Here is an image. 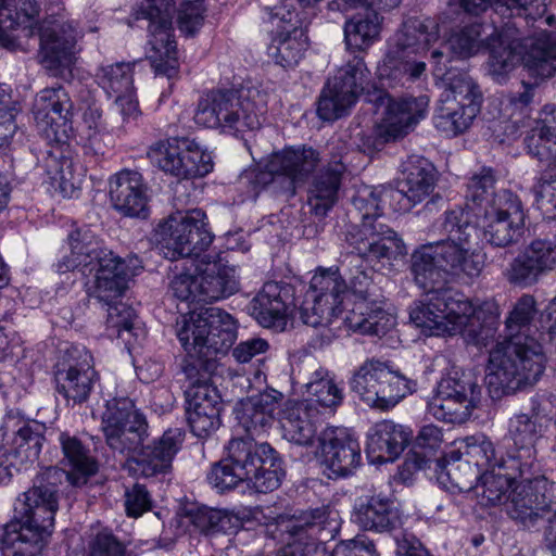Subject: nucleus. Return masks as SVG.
<instances>
[{
    "instance_id": "nucleus-6",
    "label": "nucleus",
    "mask_w": 556,
    "mask_h": 556,
    "mask_svg": "<svg viewBox=\"0 0 556 556\" xmlns=\"http://www.w3.org/2000/svg\"><path fill=\"white\" fill-rule=\"evenodd\" d=\"M545 368L542 345L531 336L516 334L498 341L489 356L485 383L490 396L500 400L533 386Z\"/></svg>"
},
{
    "instance_id": "nucleus-53",
    "label": "nucleus",
    "mask_w": 556,
    "mask_h": 556,
    "mask_svg": "<svg viewBox=\"0 0 556 556\" xmlns=\"http://www.w3.org/2000/svg\"><path fill=\"white\" fill-rule=\"evenodd\" d=\"M334 515L336 511L331 510L328 506H320L314 509H311L307 513L305 519V531L309 535V541L306 543L316 542L323 548L317 556H329L326 553L325 545L323 542L328 538H332V532L334 528H332V523H336ZM312 556H316L312 554Z\"/></svg>"
},
{
    "instance_id": "nucleus-4",
    "label": "nucleus",
    "mask_w": 556,
    "mask_h": 556,
    "mask_svg": "<svg viewBox=\"0 0 556 556\" xmlns=\"http://www.w3.org/2000/svg\"><path fill=\"white\" fill-rule=\"evenodd\" d=\"M426 298L415 302L409 312L412 323L426 336L463 334L473 345L483 348L495 338L498 313L493 303L473 306L452 288L422 289Z\"/></svg>"
},
{
    "instance_id": "nucleus-37",
    "label": "nucleus",
    "mask_w": 556,
    "mask_h": 556,
    "mask_svg": "<svg viewBox=\"0 0 556 556\" xmlns=\"http://www.w3.org/2000/svg\"><path fill=\"white\" fill-rule=\"evenodd\" d=\"M397 519L392 498L382 492L363 495L354 506L353 520L364 530L387 532Z\"/></svg>"
},
{
    "instance_id": "nucleus-60",
    "label": "nucleus",
    "mask_w": 556,
    "mask_h": 556,
    "mask_svg": "<svg viewBox=\"0 0 556 556\" xmlns=\"http://www.w3.org/2000/svg\"><path fill=\"white\" fill-rule=\"evenodd\" d=\"M535 313V301L532 295H522L506 318L507 337L516 334L529 336V325Z\"/></svg>"
},
{
    "instance_id": "nucleus-12",
    "label": "nucleus",
    "mask_w": 556,
    "mask_h": 556,
    "mask_svg": "<svg viewBox=\"0 0 556 556\" xmlns=\"http://www.w3.org/2000/svg\"><path fill=\"white\" fill-rule=\"evenodd\" d=\"M214 235L207 216L201 208L177 211L161 220L154 229V240L170 261L187 258L190 263L206 254Z\"/></svg>"
},
{
    "instance_id": "nucleus-31",
    "label": "nucleus",
    "mask_w": 556,
    "mask_h": 556,
    "mask_svg": "<svg viewBox=\"0 0 556 556\" xmlns=\"http://www.w3.org/2000/svg\"><path fill=\"white\" fill-rule=\"evenodd\" d=\"M249 455V440L231 439L227 445V456L214 464L207 473L208 483L218 492H225L245 482L249 478V470H251V464H247Z\"/></svg>"
},
{
    "instance_id": "nucleus-10",
    "label": "nucleus",
    "mask_w": 556,
    "mask_h": 556,
    "mask_svg": "<svg viewBox=\"0 0 556 556\" xmlns=\"http://www.w3.org/2000/svg\"><path fill=\"white\" fill-rule=\"evenodd\" d=\"M21 508L15 507V517L7 523L0 541L1 556H35L40 551L45 535L54 526L58 496L29 489L23 493Z\"/></svg>"
},
{
    "instance_id": "nucleus-24",
    "label": "nucleus",
    "mask_w": 556,
    "mask_h": 556,
    "mask_svg": "<svg viewBox=\"0 0 556 556\" xmlns=\"http://www.w3.org/2000/svg\"><path fill=\"white\" fill-rule=\"evenodd\" d=\"M377 101L378 106L384 108L382 126L387 140H395L407 135L428 113L427 96L395 99L388 93H380Z\"/></svg>"
},
{
    "instance_id": "nucleus-61",
    "label": "nucleus",
    "mask_w": 556,
    "mask_h": 556,
    "mask_svg": "<svg viewBox=\"0 0 556 556\" xmlns=\"http://www.w3.org/2000/svg\"><path fill=\"white\" fill-rule=\"evenodd\" d=\"M495 176L491 168H482L479 174H475L467 186L466 198L475 205L484 207L491 202L494 194Z\"/></svg>"
},
{
    "instance_id": "nucleus-8",
    "label": "nucleus",
    "mask_w": 556,
    "mask_h": 556,
    "mask_svg": "<svg viewBox=\"0 0 556 556\" xmlns=\"http://www.w3.org/2000/svg\"><path fill=\"white\" fill-rule=\"evenodd\" d=\"M265 112L257 89H212L199 99L193 119L199 126L242 137L261 128Z\"/></svg>"
},
{
    "instance_id": "nucleus-15",
    "label": "nucleus",
    "mask_w": 556,
    "mask_h": 556,
    "mask_svg": "<svg viewBox=\"0 0 556 556\" xmlns=\"http://www.w3.org/2000/svg\"><path fill=\"white\" fill-rule=\"evenodd\" d=\"M163 0H137L132 17L149 22L148 59L156 74L173 78L178 73L176 42L173 35L172 16L162 9Z\"/></svg>"
},
{
    "instance_id": "nucleus-27",
    "label": "nucleus",
    "mask_w": 556,
    "mask_h": 556,
    "mask_svg": "<svg viewBox=\"0 0 556 556\" xmlns=\"http://www.w3.org/2000/svg\"><path fill=\"white\" fill-rule=\"evenodd\" d=\"M35 35L39 38L41 63L54 75L75 63L79 49L78 33L73 22H63L43 33L39 28Z\"/></svg>"
},
{
    "instance_id": "nucleus-58",
    "label": "nucleus",
    "mask_w": 556,
    "mask_h": 556,
    "mask_svg": "<svg viewBox=\"0 0 556 556\" xmlns=\"http://www.w3.org/2000/svg\"><path fill=\"white\" fill-rule=\"evenodd\" d=\"M477 403L433 396L428 404V413L435 419L444 422L462 424L469 417L471 408Z\"/></svg>"
},
{
    "instance_id": "nucleus-25",
    "label": "nucleus",
    "mask_w": 556,
    "mask_h": 556,
    "mask_svg": "<svg viewBox=\"0 0 556 556\" xmlns=\"http://www.w3.org/2000/svg\"><path fill=\"white\" fill-rule=\"evenodd\" d=\"M405 178L400 188H388L383 195L395 202V210L407 212L422 202L434 189L435 174L433 165L424 157H412L404 169Z\"/></svg>"
},
{
    "instance_id": "nucleus-43",
    "label": "nucleus",
    "mask_w": 556,
    "mask_h": 556,
    "mask_svg": "<svg viewBox=\"0 0 556 556\" xmlns=\"http://www.w3.org/2000/svg\"><path fill=\"white\" fill-rule=\"evenodd\" d=\"M382 18L376 10L365 8L344 23V41L350 51H366L380 38Z\"/></svg>"
},
{
    "instance_id": "nucleus-57",
    "label": "nucleus",
    "mask_w": 556,
    "mask_h": 556,
    "mask_svg": "<svg viewBox=\"0 0 556 556\" xmlns=\"http://www.w3.org/2000/svg\"><path fill=\"white\" fill-rule=\"evenodd\" d=\"M142 269L141 261L136 255L122 258L112 250H108L92 268L94 276L112 277L115 274H123L124 277H134Z\"/></svg>"
},
{
    "instance_id": "nucleus-45",
    "label": "nucleus",
    "mask_w": 556,
    "mask_h": 556,
    "mask_svg": "<svg viewBox=\"0 0 556 556\" xmlns=\"http://www.w3.org/2000/svg\"><path fill=\"white\" fill-rule=\"evenodd\" d=\"M60 443L64 454V459L72 468L75 476L74 485L79 486L87 482V479L98 470L96 459L90 455V451L76 437L67 433L60 434Z\"/></svg>"
},
{
    "instance_id": "nucleus-18",
    "label": "nucleus",
    "mask_w": 556,
    "mask_h": 556,
    "mask_svg": "<svg viewBox=\"0 0 556 556\" xmlns=\"http://www.w3.org/2000/svg\"><path fill=\"white\" fill-rule=\"evenodd\" d=\"M368 76L364 59L353 56L324 87L317 104L318 116L324 121L343 116L356 103Z\"/></svg>"
},
{
    "instance_id": "nucleus-42",
    "label": "nucleus",
    "mask_w": 556,
    "mask_h": 556,
    "mask_svg": "<svg viewBox=\"0 0 556 556\" xmlns=\"http://www.w3.org/2000/svg\"><path fill=\"white\" fill-rule=\"evenodd\" d=\"M4 431H12V448L11 451L22 460L34 462L38 458L45 437L43 426L37 421L23 420L15 416H7L2 426Z\"/></svg>"
},
{
    "instance_id": "nucleus-2",
    "label": "nucleus",
    "mask_w": 556,
    "mask_h": 556,
    "mask_svg": "<svg viewBox=\"0 0 556 556\" xmlns=\"http://www.w3.org/2000/svg\"><path fill=\"white\" fill-rule=\"evenodd\" d=\"M101 426L106 444L118 453L131 454L128 459L129 469L144 478L169 472L173 459L185 440V432L174 428L144 445L149 435L147 419L128 397H115L106 402Z\"/></svg>"
},
{
    "instance_id": "nucleus-56",
    "label": "nucleus",
    "mask_w": 556,
    "mask_h": 556,
    "mask_svg": "<svg viewBox=\"0 0 556 556\" xmlns=\"http://www.w3.org/2000/svg\"><path fill=\"white\" fill-rule=\"evenodd\" d=\"M345 298L346 294H334L327 296V306L321 307L323 314L316 309H312V305L302 307L301 318L304 324L317 328V326L334 325L338 320L342 321L345 315Z\"/></svg>"
},
{
    "instance_id": "nucleus-22",
    "label": "nucleus",
    "mask_w": 556,
    "mask_h": 556,
    "mask_svg": "<svg viewBox=\"0 0 556 556\" xmlns=\"http://www.w3.org/2000/svg\"><path fill=\"white\" fill-rule=\"evenodd\" d=\"M317 456L330 479L354 473L362 463L361 446L346 429L327 427L319 435Z\"/></svg>"
},
{
    "instance_id": "nucleus-47",
    "label": "nucleus",
    "mask_w": 556,
    "mask_h": 556,
    "mask_svg": "<svg viewBox=\"0 0 556 556\" xmlns=\"http://www.w3.org/2000/svg\"><path fill=\"white\" fill-rule=\"evenodd\" d=\"M334 294H346V283L338 269H323L316 273L309 283L308 295L312 298V309L323 314L324 306H327V296Z\"/></svg>"
},
{
    "instance_id": "nucleus-21",
    "label": "nucleus",
    "mask_w": 556,
    "mask_h": 556,
    "mask_svg": "<svg viewBox=\"0 0 556 556\" xmlns=\"http://www.w3.org/2000/svg\"><path fill=\"white\" fill-rule=\"evenodd\" d=\"M542 427V416L539 404L533 401L530 414H516L509 420V435L513 445L506 453L507 460H502V465L510 469H519L522 475L536 472L539 464L536 462L535 442L540 438Z\"/></svg>"
},
{
    "instance_id": "nucleus-33",
    "label": "nucleus",
    "mask_w": 556,
    "mask_h": 556,
    "mask_svg": "<svg viewBox=\"0 0 556 556\" xmlns=\"http://www.w3.org/2000/svg\"><path fill=\"white\" fill-rule=\"evenodd\" d=\"M412 431L392 420L376 422L367 432L366 453L374 464L394 462L409 443Z\"/></svg>"
},
{
    "instance_id": "nucleus-40",
    "label": "nucleus",
    "mask_w": 556,
    "mask_h": 556,
    "mask_svg": "<svg viewBox=\"0 0 556 556\" xmlns=\"http://www.w3.org/2000/svg\"><path fill=\"white\" fill-rule=\"evenodd\" d=\"M394 323V317L375 300L356 301L342 318L349 330L378 337L386 334Z\"/></svg>"
},
{
    "instance_id": "nucleus-55",
    "label": "nucleus",
    "mask_w": 556,
    "mask_h": 556,
    "mask_svg": "<svg viewBox=\"0 0 556 556\" xmlns=\"http://www.w3.org/2000/svg\"><path fill=\"white\" fill-rule=\"evenodd\" d=\"M348 261L349 266L344 270L343 277L346 283V293L350 292L357 301L369 302L376 291L370 271L364 268L359 257H351Z\"/></svg>"
},
{
    "instance_id": "nucleus-16",
    "label": "nucleus",
    "mask_w": 556,
    "mask_h": 556,
    "mask_svg": "<svg viewBox=\"0 0 556 556\" xmlns=\"http://www.w3.org/2000/svg\"><path fill=\"white\" fill-rule=\"evenodd\" d=\"M148 157L161 170L178 179L203 177L213 170L211 154L186 137L155 142L149 148Z\"/></svg>"
},
{
    "instance_id": "nucleus-13",
    "label": "nucleus",
    "mask_w": 556,
    "mask_h": 556,
    "mask_svg": "<svg viewBox=\"0 0 556 556\" xmlns=\"http://www.w3.org/2000/svg\"><path fill=\"white\" fill-rule=\"evenodd\" d=\"M351 390L368 406L388 410L417 389V381L394 369L390 361L367 358L353 374Z\"/></svg>"
},
{
    "instance_id": "nucleus-3",
    "label": "nucleus",
    "mask_w": 556,
    "mask_h": 556,
    "mask_svg": "<svg viewBox=\"0 0 556 556\" xmlns=\"http://www.w3.org/2000/svg\"><path fill=\"white\" fill-rule=\"evenodd\" d=\"M441 227L445 239L421 244L410 255V273L420 289L444 287L450 280H472L484 267L482 255L471 243L476 228L468 213L460 207L445 212Z\"/></svg>"
},
{
    "instance_id": "nucleus-1",
    "label": "nucleus",
    "mask_w": 556,
    "mask_h": 556,
    "mask_svg": "<svg viewBox=\"0 0 556 556\" xmlns=\"http://www.w3.org/2000/svg\"><path fill=\"white\" fill-rule=\"evenodd\" d=\"M319 163L320 153L313 147H288L274 152L264 169L252 170L250 177L254 188L271 185L287 199L294 198L298 188L308 182L306 203L309 212L317 217H325L339 200L348 168L342 156H333L317 169Z\"/></svg>"
},
{
    "instance_id": "nucleus-51",
    "label": "nucleus",
    "mask_w": 556,
    "mask_h": 556,
    "mask_svg": "<svg viewBox=\"0 0 556 556\" xmlns=\"http://www.w3.org/2000/svg\"><path fill=\"white\" fill-rule=\"evenodd\" d=\"M12 1H9V8H12ZM41 8L37 0H18V12L17 15H23V17L26 18L27 22L30 24L28 26H21L20 23L12 17V9H10V18L14 21V24L12 26H7L5 30L7 33L12 36L15 40L16 47L10 48L0 42V46L3 48L15 51L18 49H23V46L21 43V39L24 38H30L35 36V33L38 31L39 27L37 25V21L39 18Z\"/></svg>"
},
{
    "instance_id": "nucleus-44",
    "label": "nucleus",
    "mask_w": 556,
    "mask_h": 556,
    "mask_svg": "<svg viewBox=\"0 0 556 556\" xmlns=\"http://www.w3.org/2000/svg\"><path fill=\"white\" fill-rule=\"evenodd\" d=\"M307 399L312 405L323 410V415L333 413L343 401V391L338 387L332 375L324 367L317 368L305 383Z\"/></svg>"
},
{
    "instance_id": "nucleus-50",
    "label": "nucleus",
    "mask_w": 556,
    "mask_h": 556,
    "mask_svg": "<svg viewBox=\"0 0 556 556\" xmlns=\"http://www.w3.org/2000/svg\"><path fill=\"white\" fill-rule=\"evenodd\" d=\"M481 388L470 375L454 372L441 379L438 384L437 397L479 402Z\"/></svg>"
},
{
    "instance_id": "nucleus-32",
    "label": "nucleus",
    "mask_w": 556,
    "mask_h": 556,
    "mask_svg": "<svg viewBox=\"0 0 556 556\" xmlns=\"http://www.w3.org/2000/svg\"><path fill=\"white\" fill-rule=\"evenodd\" d=\"M323 418V410L311 402L287 401L280 410L283 437L298 445H312Z\"/></svg>"
},
{
    "instance_id": "nucleus-39",
    "label": "nucleus",
    "mask_w": 556,
    "mask_h": 556,
    "mask_svg": "<svg viewBox=\"0 0 556 556\" xmlns=\"http://www.w3.org/2000/svg\"><path fill=\"white\" fill-rule=\"evenodd\" d=\"M299 23L300 20L295 17L293 22L290 16L286 25L277 28L268 47L275 63L285 68L298 65L308 47L307 37Z\"/></svg>"
},
{
    "instance_id": "nucleus-19",
    "label": "nucleus",
    "mask_w": 556,
    "mask_h": 556,
    "mask_svg": "<svg viewBox=\"0 0 556 556\" xmlns=\"http://www.w3.org/2000/svg\"><path fill=\"white\" fill-rule=\"evenodd\" d=\"M525 211L517 194L503 189L494 194L481 216L483 236L492 245L505 248L519 241L525 228Z\"/></svg>"
},
{
    "instance_id": "nucleus-35",
    "label": "nucleus",
    "mask_w": 556,
    "mask_h": 556,
    "mask_svg": "<svg viewBox=\"0 0 556 556\" xmlns=\"http://www.w3.org/2000/svg\"><path fill=\"white\" fill-rule=\"evenodd\" d=\"M426 62L414 55V52L388 46L377 73L384 86L395 88L426 77Z\"/></svg>"
},
{
    "instance_id": "nucleus-64",
    "label": "nucleus",
    "mask_w": 556,
    "mask_h": 556,
    "mask_svg": "<svg viewBox=\"0 0 556 556\" xmlns=\"http://www.w3.org/2000/svg\"><path fill=\"white\" fill-rule=\"evenodd\" d=\"M124 506L128 517L138 518L152 509V495L144 484L134 483L125 490Z\"/></svg>"
},
{
    "instance_id": "nucleus-38",
    "label": "nucleus",
    "mask_w": 556,
    "mask_h": 556,
    "mask_svg": "<svg viewBox=\"0 0 556 556\" xmlns=\"http://www.w3.org/2000/svg\"><path fill=\"white\" fill-rule=\"evenodd\" d=\"M440 38L438 17H409L389 41L390 47L414 52L420 56L429 51Z\"/></svg>"
},
{
    "instance_id": "nucleus-7",
    "label": "nucleus",
    "mask_w": 556,
    "mask_h": 556,
    "mask_svg": "<svg viewBox=\"0 0 556 556\" xmlns=\"http://www.w3.org/2000/svg\"><path fill=\"white\" fill-rule=\"evenodd\" d=\"M523 29L515 31L510 21H501L494 41L486 48L490 50L489 73L496 79L519 63H523L531 75L541 78L556 73V35L542 33L529 37L525 36Z\"/></svg>"
},
{
    "instance_id": "nucleus-48",
    "label": "nucleus",
    "mask_w": 556,
    "mask_h": 556,
    "mask_svg": "<svg viewBox=\"0 0 556 556\" xmlns=\"http://www.w3.org/2000/svg\"><path fill=\"white\" fill-rule=\"evenodd\" d=\"M106 329L111 336L122 339L125 344L131 345L137 337L139 328L135 327L136 313L129 305L118 302L108 304Z\"/></svg>"
},
{
    "instance_id": "nucleus-14",
    "label": "nucleus",
    "mask_w": 556,
    "mask_h": 556,
    "mask_svg": "<svg viewBox=\"0 0 556 556\" xmlns=\"http://www.w3.org/2000/svg\"><path fill=\"white\" fill-rule=\"evenodd\" d=\"M468 443L467 454L475 459L478 469L483 470L479 476L475 491L481 506H497L509 502L508 491L515 486L516 475L523 477L519 469H510L502 465L507 460L494 444L485 437H472Z\"/></svg>"
},
{
    "instance_id": "nucleus-34",
    "label": "nucleus",
    "mask_w": 556,
    "mask_h": 556,
    "mask_svg": "<svg viewBox=\"0 0 556 556\" xmlns=\"http://www.w3.org/2000/svg\"><path fill=\"white\" fill-rule=\"evenodd\" d=\"M251 464L249 478L245 482L258 493H268L278 489L285 476L282 460L268 443L250 440V455L247 462Z\"/></svg>"
},
{
    "instance_id": "nucleus-5",
    "label": "nucleus",
    "mask_w": 556,
    "mask_h": 556,
    "mask_svg": "<svg viewBox=\"0 0 556 556\" xmlns=\"http://www.w3.org/2000/svg\"><path fill=\"white\" fill-rule=\"evenodd\" d=\"M73 101L67 90L61 86L40 90L33 101L31 113L38 135L48 144L60 149L48 151L45 170L51 186L64 198H72L79 188V178L73 170V162L63 155L62 148L74 138Z\"/></svg>"
},
{
    "instance_id": "nucleus-29",
    "label": "nucleus",
    "mask_w": 556,
    "mask_h": 556,
    "mask_svg": "<svg viewBox=\"0 0 556 556\" xmlns=\"http://www.w3.org/2000/svg\"><path fill=\"white\" fill-rule=\"evenodd\" d=\"M67 244L70 252L55 265L61 274L75 269L84 275L92 274L94 263L109 250L89 226L72 229L67 235Z\"/></svg>"
},
{
    "instance_id": "nucleus-49",
    "label": "nucleus",
    "mask_w": 556,
    "mask_h": 556,
    "mask_svg": "<svg viewBox=\"0 0 556 556\" xmlns=\"http://www.w3.org/2000/svg\"><path fill=\"white\" fill-rule=\"evenodd\" d=\"M538 0H496L493 3V14L501 21H510L514 30L526 28L529 21L535 20L540 14Z\"/></svg>"
},
{
    "instance_id": "nucleus-62",
    "label": "nucleus",
    "mask_w": 556,
    "mask_h": 556,
    "mask_svg": "<svg viewBox=\"0 0 556 556\" xmlns=\"http://www.w3.org/2000/svg\"><path fill=\"white\" fill-rule=\"evenodd\" d=\"M204 0H184L178 10V28L187 36H193L203 25Z\"/></svg>"
},
{
    "instance_id": "nucleus-36",
    "label": "nucleus",
    "mask_w": 556,
    "mask_h": 556,
    "mask_svg": "<svg viewBox=\"0 0 556 556\" xmlns=\"http://www.w3.org/2000/svg\"><path fill=\"white\" fill-rule=\"evenodd\" d=\"M288 293V286L264 283L250 303L251 315L265 328L282 329L287 323Z\"/></svg>"
},
{
    "instance_id": "nucleus-54",
    "label": "nucleus",
    "mask_w": 556,
    "mask_h": 556,
    "mask_svg": "<svg viewBox=\"0 0 556 556\" xmlns=\"http://www.w3.org/2000/svg\"><path fill=\"white\" fill-rule=\"evenodd\" d=\"M185 394L186 410L223 409L219 391L207 378L192 381Z\"/></svg>"
},
{
    "instance_id": "nucleus-46",
    "label": "nucleus",
    "mask_w": 556,
    "mask_h": 556,
    "mask_svg": "<svg viewBox=\"0 0 556 556\" xmlns=\"http://www.w3.org/2000/svg\"><path fill=\"white\" fill-rule=\"evenodd\" d=\"M376 229L374 240L363 257V262L381 264L383 267L390 266L393 261L405 254L404 242L393 229L384 224Z\"/></svg>"
},
{
    "instance_id": "nucleus-30",
    "label": "nucleus",
    "mask_w": 556,
    "mask_h": 556,
    "mask_svg": "<svg viewBox=\"0 0 556 556\" xmlns=\"http://www.w3.org/2000/svg\"><path fill=\"white\" fill-rule=\"evenodd\" d=\"M148 187L142 175L132 169H123L110 179V199L113 207L130 217L146 218L148 215Z\"/></svg>"
},
{
    "instance_id": "nucleus-52",
    "label": "nucleus",
    "mask_w": 556,
    "mask_h": 556,
    "mask_svg": "<svg viewBox=\"0 0 556 556\" xmlns=\"http://www.w3.org/2000/svg\"><path fill=\"white\" fill-rule=\"evenodd\" d=\"M132 74V65L121 62L101 66L97 73V80L106 94L113 97L134 87Z\"/></svg>"
},
{
    "instance_id": "nucleus-17",
    "label": "nucleus",
    "mask_w": 556,
    "mask_h": 556,
    "mask_svg": "<svg viewBox=\"0 0 556 556\" xmlns=\"http://www.w3.org/2000/svg\"><path fill=\"white\" fill-rule=\"evenodd\" d=\"M534 473H527L515 484L506 507L509 517L526 528L535 527L541 519L547 522V518L556 510V483L544 476L532 477Z\"/></svg>"
},
{
    "instance_id": "nucleus-41",
    "label": "nucleus",
    "mask_w": 556,
    "mask_h": 556,
    "mask_svg": "<svg viewBox=\"0 0 556 556\" xmlns=\"http://www.w3.org/2000/svg\"><path fill=\"white\" fill-rule=\"evenodd\" d=\"M491 24L472 23L452 34L448 49L459 59H468L488 48L494 41L501 20L492 13Z\"/></svg>"
},
{
    "instance_id": "nucleus-11",
    "label": "nucleus",
    "mask_w": 556,
    "mask_h": 556,
    "mask_svg": "<svg viewBox=\"0 0 556 556\" xmlns=\"http://www.w3.org/2000/svg\"><path fill=\"white\" fill-rule=\"evenodd\" d=\"M435 72L445 76L446 89L443 105L433 117L435 128L447 137L466 131L480 112L482 92L476 80L467 73L446 71L451 59L441 49L431 52Z\"/></svg>"
},
{
    "instance_id": "nucleus-9",
    "label": "nucleus",
    "mask_w": 556,
    "mask_h": 556,
    "mask_svg": "<svg viewBox=\"0 0 556 556\" xmlns=\"http://www.w3.org/2000/svg\"><path fill=\"white\" fill-rule=\"evenodd\" d=\"M177 338L194 362L186 368L191 379L198 368L210 370L214 358L225 354L237 338L236 323L230 314L219 307H201L177 321Z\"/></svg>"
},
{
    "instance_id": "nucleus-63",
    "label": "nucleus",
    "mask_w": 556,
    "mask_h": 556,
    "mask_svg": "<svg viewBox=\"0 0 556 556\" xmlns=\"http://www.w3.org/2000/svg\"><path fill=\"white\" fill-rule=\"evenodd\" d=\"M131 277L115 274L112 277L94 276L93 295L100 301L110 304L119 299L128 288Z\"/></svg>"
},
{
    "instance_id": "nucleus-26",
    "label": "nucleus",
    "mask_w": 556,
    "mask_h": 556,
    "mask_svg": "<svg viewBox=\"0 0 556 556\" xmlns=\"http://www.w3.org/2000/svg\"><path fill=\"white\" fill-rule=\"evenodd\" d=\"M198 273L201 303H211L228 298L238 290L236 270L218 253H206L191 263Z\"/></svg>"
},
{
    "instance_id": "nucleus-23",
    "label": "nucleus",
    "mask_w": 556,
    "mask_h": 556,
    "mask_svg": "<svg viewBox=\"0 0 556 556\" xmlns=\"http://www.w3.org/2000/svg\"><path fill=\"white\" fill-rule=\"evenodd\" d=\"M285 400L282 392L266 388L243 399L236 408V418L238 427L248 435L245 440L255 442L254 439L266 433L273 426L276 415L279 412Z\"/></svg>"
},
{
    "instance_id": "nucleus-20",
    "label": "nucleus",
    "mask_w": 556,
    "mask_h": 556,
    "mask_svg": "<svg viewBox=\"0 0 556 556\" xmlns=\"http://www.w3.org/2000/svg\"><path fill=\"white\" fill-rule=\"evenodd\" d=\"M98 378L93 357L87 351L68 350L54 367L56 391L74 405L89 399Z\"/></svg>"
},
{
    "instance_id": "nucleus-59",
    "label": "nucleus",
    "mask_w": 556,
    "mask_h": 556,
    "mask_svg": "<svg viewBox=\"0 0 556 556\" xmlns=\"http://www.w3.org/2000/svg\"><path fill=\"white\" fill-rule=\"evenodd\" d=\"M478 470H473L469 462L460 459L448 462L442 466L438 480L446 486L450 482L452 488L457 489L459 492H467L475 488L473 483L478 481Z\"/></svg>"
},
{
    "instance_id": "nucleus-28",
    "label": "nucleus",
    "mask_w": 556,
    "mask_h": 556,
    "mask_svg": "<svg viewBox=\"0 0 556 556\" xmlns=\"http://www.w3.org/2000/svg\"><path fill=\"white\" fill-rule=\"evenodd\" d=\"M556 266V243L535 239L513 260L507 269L511 283L530 287Z\"/></svg>"
}]
</instances>
